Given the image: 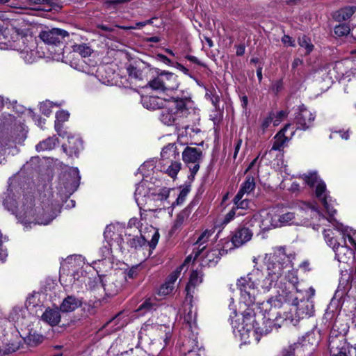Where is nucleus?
Returning a JSON list of instances; mask_svg holds the SVG:
<instances>
[{
    "label": "nucleus",
    "instance_id": "obj_1",
    "mask_svg": "<svg viewBox=\"0 0 356 356\" xmlns=\"http://www.w3.org/2000/svg\"><path fill=\"white\" fill-rule=\"evenodd\" d=\"M22 188L18 176L9 179L8 189L2 196L4 207L25 226L49 224L54 217L47 216L44 209L35 207V198L31 193L22 195Z\"/></svg>",
    "mask_w": 356,
    "mask_h": 356
},
{
    "label": "nucleus",
    "instance_id": "obj_2",
    "mask_svg": "<svg viewBox=\"0 0 356 356\" xmlns=\"http://www.w3.org/2000/svg\"><path fill=\"white\" fill-rule=\"evenodd\" d=\"M141 104L147 109H162L159 119L168 126L177 124L184 119L193 122L200 120L199 110L190 97L163 98L145 95L141 97Z\"/></svg>",
    "mask_w": 356,
    "mask_h": 356
},
{
    "label": "nucleus",
    "instance_id": "obj_3",
    "mask_svg": "<svg viewBox=\"0 0 356 356\" xmlns=\"http://www.w3.org/2000/svg\"><path fill=\"white\" fill-rule=\"evenodd\" d=\"M251 316L253 318L254 335H258L259 341L262 335L267 334L274 327L296 326L302 318L299 313H251Z\"/></svg>",
    "mask_w": 356,
    "mask_h": 356
},
{
    "label": "nucleus",
    "instance_id": "obj_4",
    "mask_svg": "<svg viewBox=\"0 0 356 356\" xmlns=\"http://www.w3.org/2000/svg\"><path fill=\"white\" fill-rule=\"evenodd\" d=\"M230 320L234 335L241 345L259 342L258 335H254L251 313H233Z\"/></svg>",
    "mask_w": 356,
    "mask_h": 356
},
{
    "label": "nucleus",
    "instance_id": "obj_5",
    "mask_svg": "<svg viewBox=\"0 0 356 356\" xmlns=\"http://www.w3.org/2000/svg\"><path fill=\"white\" fill-rule=\"evenodd\" d=\"M292 259L293 257L287 254L283 247L275 248L266 263L268 276L277 282L284 273L292 268Z\"/></svg>",
    "mask_w": 356,
    "mask_h": 356
},
{
    "label": "nucleus",
    "instance_id": "obj_6",
    "mask_svg": "<svg viewBox=\"0 0 356 356\" xmlns=\"http://www.w3.org/2000/svg\"><path fill=\"white\" fill-rule=\"evenodd\" d=\"M124 235L127 238L128 245L135 249L143 247L147 241L145 236L142 234L134 236L131 233H128L125 228L120 224L108 225L104 232V236L106 238L113 239L121 250L124 248Z\"/></svg>",
    "mask_w": 356,
    "mask_h": 356
},
{
    "label": "nucleus",
    "instance_id": "obj_7",
    "mask_svg": "<svg viewBox=\"0 0 356 356\" xmlns=\"http://www.w3.org/2000/svg\"><path fill=\"white\" fill-rule=\"evenodd\" d=\"M259 275L254 273V269L246 275L241 276L236 280V287L240 291L241 301L248 307L252 306L255 302L256 289L255 285Z\"/></svg>",
    "mask_w": 356,
    "mask_h": 356
},
{
    "label": "nucleus",
    "instance_id": "obj_8",
    "mask_svg": "<svg viewBox=\"0 0 356 356\" xmlns=\"http://www.w3.org/2000/svg\"><path fill=\"white\" fill-rule=\"evenodd\" d=\"M148 86L154 90L161 91L166 94L177 90L179 82L178 76L174 73L161 72L157 76L148 82Z\"/></svg>",
    "mask_w": 356,
    "mask_h": 356
},
{
    "label": "nucleus",
    "instance_id": "obj_9",
    "mask_svg": "<svg viewBox=\"0 0 356 356\" xmlns=\"http://www.w3.org/2000/svg\"><path fill=\"white\" fill-rule=\"evenodd\" d=\"M323 236L327 244L332 248L335 253V258L339 262L348 263L353 256V251L346 245H340L335 238L333 230L325 229Z\"/></svg>",
    "mask_w": 356,
    "mask_h": 356
},
{
    "label": "nucleus",
    "instance_id": "obj_10",
    "mask_svg": "<svg viewBox=\"0 0 356 356\" xmlns=\"http://www.w3.org/2000/svg\"><path fill=\"white\" fill-rule=\"evenodd\" d=\"M80 179L81 176L79 169L77 168H70L60 177L58 185L60 193L66 197L71 195L77 190Z\"/></svg>",
    "mask_w": 356,
    "mask_h": 356
},
{
    "label": "nucleus",
    "instance_id": "obj_11",
    "mask_svg": "<svg viewBox=\"0 0 356 356\" xmlns=\"http://www.w3.org/2000/svg\"><path fill=\"white\" fill-rule=\"evenodd\" d=\"M277 222L276 209L262 211L259 215H254L248 220L251 227L257 225L264 231L278 227Z\"/></svg>",
    "mask_w": 356,
    "mask_h": 356
},
{
    "label": "nucleus",
    "instance_id": "obj_12",
    "mask_svg": "<svg viewBox=\"0 0 356 356\" xmlns=\"http://www.w3.org/2000/svg\"><path fill=\"white\" fill-rule=\"evenodd\" d=\"M172 190L168 188H160L154 186L151 193L149 195L148 201L146 204L147 209L149 211H156L165 208V202L169 197L170 193Z\"/></svg>",
    "mask_w": 356,
    "mask_h": 356
},
{
    "label": "nucleus",
    "instance_id": "obj_13",
    "mask_svg": "<svg viewBox=\"0 0 356 356\" xmlns=\"http://www.w3.org/2000/svg\"><path fill=\"white\" fill-rule=\"evenodd\" d=\"M202 155V151L197 147L188 146L183 151V161L189 168L191 175L194 176L198 172Z\"/></svg>",
    "mask_w": 356,
    "mask_h": 356
},
{
    "label": "nucleus",
    "instance_id": "obj_14",
    "mask_svg": "<svg viewBox=\"0 0 356 356\" xmlns=\"http://www.w3.org/2000/svg\"><path fill=\"white\" fill-rule=\"evenodd\" d=\"M204 274L202 270H193L190 275L189 281L186 286V296L185 300V305H190L188 308L190 312L193 309V298L195 288L203 282Z\"/></svg>",
    "mask_w": 356,
    "mask_h": 356
},
{
    "label": "nucleus",
    "instance_id": "obj_15",
    "mask_svg": "<svg viewBox=\"0 0 356 356\" xmlns=\"http://www.w3.org/2000/svg\"><path fill=\"white\" fill-rule=\"evenodd\" d=\"M68 35L67 31L56 28L42 31L39 34L40 38L49 45H58Z\"/></svg>",
    "mask_w": 356,
    "mask_h": 356
},
{
    "label": "nucleus",
    "instance_id": "obj_16",
    "mask_svg": "<svg viewBox=\"0 0 356 356\" xmlns=\"http://www.w3.org/2000/svg\"><path fill=\"white\" fill-rule=\"evenodd\" d=\"M153 186L154 185L151 182L144 178L141 182L136 184L134 198L140 209L145 207L148 201L149 195L151 193Z\"/></svg>",
    "mask_w": 356,
    "mask_h": 356
},
{
    "label": "nucleus",
    "instance_id": "obj_17",
    "mask_svg": "<svg viewBox=\"0 0 356 356\" xmlns=\"http://www.w3.org/2000/svg\"><path fill=\"white\" fill-rule=\"evenodd\" d=\"M314 350L307 346V343L298 340V342L289 345L282 349V356H312Z\"/></svg>",
    "mask_w": 356,
    "mask_h": 356
},
{
    "label": "nucleus",
    "instance_id": "obj_18",
    "mask_svg": "<svg viewBox=\"0 0 356 356\" xmlns=\"http://www.w3.org/2000/svg\"><path fill=\"white\" fill-rule=\"evenodd\" d=\"M298 113L296 116L297 129L306 130L312 126L315 120V113L309 111L303 104L298 108Z\"/></svg>",
    "mask_w": 356,
    "mask_h": 356
},
{
    "label": "nucleus",
    "instance_id": "obj_19",
    "mask_svg": "<svg viewBox=\"0 0 356 356\" xmlns=\"http://www.w3.org/2000/svg\"><path fill=\"white\" fill-rule=\"evenodd\" d=\"M248 218H245L244 225L236 229L232 236L234 246L238 248L249 241L253 235L252 227L248 222Z\"/></svg>",
    "mask_w": 356,
    "mask_h": 356
},
{
    "label": "nucleus",
    "instance_id": "obj_20",
    "mask_svg": "<svg viewBox=\"0 0 356 356\" xmlns=\"http://www.w3.org/2000/svg\"><path fill=\"white\" fill-rule=\"evenodd\" d=\"M254 269V273L259 275V281H257V284L255 285L257 293L259 292H268L273 286H275L276 282L274 281V280H273V278L268 276V274L265 275L264 273L259 268Z\"/></svg>",
    "mask_w": 356,
    "mask_h": 356
},
{
    "label": "nucleus",
    "instance_id": "obj_21",
    "mask_svg": "<svg viewBox=\"0 0 356 356\" xmlns=\"http://www.w3.org/2000/svg\"><path fill=\"white\" fill-rule=\"evenodd\" d=\"M227 250L225 249H216V248L210 250L207 254L203 257L201 260V266L202 267H213L215 266L221 256L226 254Z\"/></svg>",
    "mask_w": 356,
    "mask_h": 356
},
{
    "label": "nucleus",
    "instance_id": "obj_22",
    "mask_svg": "<svg viewBox=\"0 0 356 356\" xmlns=\"http://www.w3.org/2000/svg\"><path fill=\"white\" fill-rule=\"evenodd\" d=\"M67 144L63 145V149L65 152L70 154V155L77 156L79 152L83 148L82 141L78 136H67Z\"/></svg>",
    "mask_w": 356,
    "mask_h": 356
},
{
    "label": "nucleus",
    "instance_id": "obj_23",
    "mask_svg": "<svg viewBox=\"0 0 356 356\" xmlns=\"http://www.w3.org/2000/svg\"><path fill=\"white\" fill-rule=\"evenodd\" d=\"M161 156L159 164L179 160V154L177 150L175 144L170 143L164 147L161 152Z\"/></svg>",
    "mask_w": 356,
    "mask_h": 356
},
{
    "label": "nucleus",
    "instance_id": "obj_24",
    "mask_svg": "<svg viewBox=\"0 0 356 356\" xmlns=\"http://www.w3.org/2000/svg\"><path fill=\"white\" fill-rule=\"evenodd\" d=\"M83 302L74 296H67L60 306V312H74L82 306Z\"/></svg>",
    "mask_w": 356,
    "mask_h": 356
},
{
    "label": "nucleus",
    "instance_id": "obj_25",
    "mask_svg": "<svg viewBox=\"0 0 356 356\" xmlns=\"http://www.w3.org/2000/svg\"><path fill=\"white\" fill-rule=\"evenodd\" d=\"M122 281H119L113 277H109L103 284V288L108 296L117 294L122 288Z\"/></svg>",
    "mask_w": 356,
    "mask_h": 356
},
{
    "label": "nucleus",
    "instance_id": "obj_26",
    "mask_svg": "<svg viewBox=\"0 0 356 356\" xmlns=\"http://www.w3.org/2000/svg\"><path fill=\"white\" fill-rule=\"evenodd\" d=\"M291 127L290 124H287L274 137V142L271 150L280 151L289 141V138L285 136V132Z\"/></svg>",
    "mask_w": 356,
    "mask_h": 356
},
{
    "label": "nucleus",
    "instance_id": "obj_27",
    "mask_svg": "<svg viewBox=\"0 0 356 356\" xmlns=\"http://www.w3.org/2000/svg\"><path fill=\"white\" fill-rule=\"evenodd\" d=\"M24 307L29 312H39L42 311L44 306L40 300V294L33 293L26 298Z\"/></svg>",
    "mask_w": 356,
    "mask_h": 356
},
{
    "label": "nucleus",
    "instance_id": "obj_28",
    "mask_svg": "<svg viewBox=\"0 0 356 356\" xmlns=\"http://www.w3.org/2000/svg\"><path fill=\"white\" fill-rule=\"evenodd\" d=\"M213 232L211 230L206 229L199 236L195 243V245H198L197 250H193V253L191 254L193 261H195L198 257L200 252L205 248V244L208 241Z\"/></svg>",
    "mask_w": 356,
    "mask_h": 356
},
{
    "label": "nucleus",
    "instance_id": "obj_29",
    "mask_svg": "<svg viewBox=\"0 0 356 356\" xmlns=\"http://www.w3.org/2000/svg\"><path fill=\"white\" fill-rule=\"evenodd\" d=\"M161 164L154 159L146 161L138 168V172L142 174L143 177H147L154 172V170H159Z\"/></svg>",
    "mask_w": 356,
    "mask_h": 356
},
{
    "label": "nucleus",
    "instance_id": "obj_30",
    "mask_svg": "<svg viewBox=\"0 0 356 356\" xmlns=\"http://www.w3.org/2000/svg\"><path fill=\"white\" fill-rule=\"evenodd\" d=\"M181 169V163L177 161H172L161 164L159 171L165 172L170 177H175Z\"/></svg>",
    "mask_w": 356,
    "mask_h": 356
},
{
    "label": "nucleus",
    "instance_id": "obj_31",
    "mask_svg": "<svg viewBox=\"0 0 356 356\" xmlns=\"http://www.w3.org/2000/svg\"><path fill=\"white\" fill-rule=\"evenodd\" d=\"M277 219L278 227H282L291 224L298 223L296 221V214L293 212L282 213L277 209Z\"/></svg>",
    "mask_w": 356,
    "mask_h": 356
},
{
    "label": "nucleus",
    "instance_id": "obj_32",
    "mask_svg": "<svg viewBox=\"0 0 356 356\" xmlns=\"http://www.w3.org/2000/svg\"><path fill=\"white\" fill-rule=\"evenodd\" d=\"M190 214L191 209L188 208H185L184 209L181 211L176 216V218L172 227V231L176 232L177 230L181 229V227L184 225V223L188 220Z\"/></svg>",
    "mask_w": 356,
    "mask_h": 356
},
{
    "label": "nucleus",
    "instance_id": "obj_33",
    "mask_svg": "<svg viewBox=\"0 0 356 356\" xmlns=\"http://www.w3.org/2000/svg\"><path fill=\"white\" fill-rule=\"evenodd\" d=\"M290 304L296 306L297 309L302 310V312H312L314 309V304L311 298L303 299L299 302L297 298H294Z\"/></svg>",
    "mask_w": 356,
    "mask_h": 356
},
{
    "label": "nucleus",
    "instance_id": "obj_34",
    "mask_svg": "<svg viewBox=\"0 0 356 356\" xmlns=\"http://www.w3.org/2000/svg\"><path fill=\"white\" fill-rule=\"evenodd\" d=\"M282 305V302L280 296L269 298L266 302L260 304L258 309L264 310V312L270 311L272 309H280Z\"/></svg>",
    "mask_w": 356,
    "mask_h": 356
},
{
    "label": "nucleus",
    "instance_id": "obj_35",
    "mask_svg": "<svg viewBox=\"0 0 356 356\" xmlns=\"http://www.w3.org/2000/svg\"><path fill=\"white\" fill-rule=\"evenodd\" d=\"M300 340L304 343H307V346L312 348L313 350H314L315 347L317 346L320 341V334L318 331H312L307 333L305 336L300 339Z\"/></svg>",
    "mask_w": 356,
    "mask_h": 356
},
{
    "label": "nucleus",
    "instance_id": "obj_36",
    "mask_svg": "<svg viewBox=\"0 0 356 356\" xmlns=\"http://www.w3.org/2000/svg\"><path fill=\"white\" fill-rule=\"evenodd\" d=\"M355 12L356 6H348L337 10L334 17L337 21H345L350 18Z\"/></svg>",
    "mask_w": 356,
    "mask_h": 356
},
{
    "label": "nucleus",
    "instance_id": "obj_37",
    "mask_svg": "<svg viewBox=\"0 0 356 356\" xmlns=\"http://www.w3.org/2000/svg\"><path fill=\"white\" fill-rule=\"evenodd\" d=\"M255 188L254 178L252 176H247L245 181L242 184L240 190L237 193V198H240V195L249 194Z\"/></svg>",
    "mask_w": 356,
    "mask_h": 356
},
{
    "label": "nucleus",
    "instance_id": "obj_38",
    "mask_svg": "<svg viewBox=\"0 0 356 356\" xmlns=\"http://www.w3.org/2000/svg\"><path fill=\"white\" fill-rule=\"evenodd\" d=\"M44 336L36 332H30L29 334L24 338V342L31 347H35L42 343Z\"/></svg>",
    "mask_w": 356,
    "mask_h": 356
},
{
    "label": "nucleus",
    "instance_id": "obj_39",
    "mask_svg": "<svg viewBox=\"0 0 356 356\" xmlns=\"http://www.w3.org/2000/svg\"><path fill=\"white\" fill-rule=\"evenodd\" d=\"M56 141L57 138L56 137H49L37 144L35 149L38 152L51 150L56 146Z\"/></svg>",
    "mask_w": 356,
    "mask_h": 356
},
{
    "label": "nucleus",
    "instance_id": "obj_40",
    "mask_svg": "<svg viewBox=\"0 0 356 356\" xmlns=\"http://www.w3.org/2000/svg\"><path fill=\"white\" fill-rule=\"evenodd\" d=\"M158 309H162V308H160L159 305L157 304L156 298H148L145 300L134 312H140L142 310L156 311Z\"/></svg>",
    "mask_w": 356,
    "mask_h": 356
},
{
    "label": "nucleus",
    "instance_id": "obj_41",
    "mask_svg": "<svg viewBox=\"0 0 356 356\" xmlns=\"http://www.w3.org/2000/svg\"><path fill=\"white\" fill-rule=\"evenodd\" d=\"M192 261V254L188 255L184 264L181 265L179 268H177L175 271H173L168 277V280L166 282L170 283L173 286L175 285V282L177 280L178 277L180 275L181 271L184 269V268L187 265L188 263H190Z\"/></svg>",
    "mask_w": 356,
    "mask_h": 356
},
{
    "label": "nucleus",
    "instance_id": "obj_42",
    "mask_svg": "<svg viewBox=\"0 0 356 356\" xmlns=\"http://www.w3.org/2000/svg\"><path fill=\"white\" fill-rule=\"evenodd\" d=\"M60 313H42L41 320L51 326L56 325L60 321Z\"/></svg>",
    "mask_w": 356,
    "mask_h": 356
},
{
    "label": "nucleus",
    "instance_id": "obj_43",
    "mask_svg": "<svg viewBox=\"0 0 356 356\" xmlns=\"http://www.w3.org/2000/svg\"><path fill=\"white\" fill-rule=\"evenodd\" d=\"M69 113L64 110H61L57 112L56 114V120L55 122V129L60 136H61V134L60 133V129L61 127L60 122H64L67 121L69 118Z\"/></svg>",
    "mask_w": 356,
    "mask_h": 356
},
{
    "label": "nucleus",
    "instance_id": "obj_44",
    "mask_svg": "<svg viewBox=\"0 0 356 356\" xmlns=\"http://www.w3.org/2000/svg\"><path fill=\"white\" fill-rule=\"evenodd\" d=\"M74 51L79 53L82 57L90 56L92 52V49L86 44H76L74 46Z\"/></svg>",
    "mask_w": 356,
    "mask_h": 356
},
{
    "label": "nucleus",
    "instance_id": "obj_45",
    "mask_svg": "<svg viewBox=\"0 0 356 356\" xmlns=\"http://www.w3.org/2000/svg\"><path fill=\"white\" fill-rule=\"evenodd\" d=\"M240 198H237V194L236 195V196L234 197V204H235V207L234 209H236V211L237 212H238V211L239 209H247L249 208V204H250V201L248 200V199H243V195H240L239 196Z\"/></svg>",
    "mask_w": 356,
    "mask_h": 356
},
{
    "label": "nucleus",
    "instance_id": "obj_46",
    "mask_svg": "<svg viewBox=\"0 0 356 356\" xmlns=\"http://www.w3.org/2000/svg\"><path fill=\"white\" fill-rule=\"evenodd\" d=\"M190 192V188L189 186H185L183 188H181L179 191V193L175 202L172 203V207H175L180 205L184 203L185 201L188 194Z\"/></svg>",
    "mask_w": 356,
    "mask_h": 356
},
{
    "label": "nucleus",
    "instance_id": "obj_47",
    "mask_svg": "<svg viewBox=\"0 0 356 356\" xmlns=\"http://www.w3.org/2000/svg\"><path fill=\"white\" fill-rule=\"evenodd\" d=\"M298 44L301 47L305 49L307 54L311 53L314 49V45L312 44L311 40L305 35L299 38Z\"/></svg>",
    "mask_w": 356,
    "mask_h": 356
},
{
    "label": "nucleus",
    "instance_id": "obj_48",
    "mask_svg": "<svg viewBox=\"0 0 356 356\" xmlns=\"http://www.w3.org/2000/svg\"><path fill=\"white\" fill-rule=\"evenodd\" d=\"M334 33L339 36H344L349 34L350 31V26L346 24H341L334 27Z\"/></svg>",
    "mask_w": 356,
    "mask_h": 356
},
{
    "label": "nucleus",
    "instance_id": "obj_49",
    "mask_svg": "<svg viewBox=\"0 0 356 356\" xmlns=\"http://www.w3.org/2000/svg\"><path fill=\"white\" fill-rule=\"evenodd\" d=\"M184 319V321L192 328L196 324V313H183V316H181Z\"/></svg>",
    "mask_w": 356,
    "mask_h": 356
},
{
    "label": "nucleus",
    "instance_id": "obj_50",
    "mask_svg": "<svg viewBox=\"0 0 356 356\" xmlns=\"http://www.w3.org/2000/svg\"><path fill=\"white\" fill-rule=\"evenodd\" d=\"M234 248H236L234 246V243H233V238H232V240L229 241L228 238H224L220 240V243L217 245L216 249H225L227 250L226 254L228 252L229 250H232Z\"/></svg>",
    "mask_w": 356,
    "mask_h": 356
},
{
    "label": "nucleus",
    "instance_id": "obj_51",
    "mask_svg": "<svg viewBox=\"0 0 356 356\" xmlns=\"http://www.w3.org/2000/svg\"><path fill=\"white\" fill-rule=\"evenodd\" d=\"M54 105L58 106L60 104H54L50 101H45L40 104V110L44 115L49 116L51 113V108Z\"/></svg>",
    "mask_w": 356,
    "mask_h": 356
},
{
    "label": "nucleus",
    "instance_id": "obj_52",
    "mask_svg": "<svg viewBox=\"0 0 356 356\" xmlns=\"http://www.w3.org/2000/svg\"><path fill=\"white\" fill-rule=\"evenodd\" d=\"M105 240L107 241V245H104V247H102L100 250L102 254V257L104 258H106L108 257L111 253V245H112V242H115V241L113 240V239H111V238H106L104 237Z\"/></svg>",
    "mask_w": 356,
    "mask_h": 356
},
{
    "label": "nucleus",
    "instance_id": "obj_53",
    "mask_svg": "<svg viewBox=\"0 0 356 356\" xmlns=\"http://www.w3.org/2000/svg\"><path fill=\"white\" fill-rule=\"evenodd\" d=\"M174 286L170 283L165 282L159 289V294L160 296H167L172 292Z\"/></svg>",
    "mask_w": 356,
    "mask_h": 356
},
{
    "label": "nucleus",
    "instance_id": "obj_54",
    "mask_svg": "<svg viewBox=\"0 0 356 356\" xmlns=\"http://www.w3.org/2000/svg\"><path fill=\"white\" fill-rule=\"evenodd\" d=\"M286 272L288 273L286 276L287 280L293 284V287L296 289L297 291H299L296 286V284L298 283V277L296 275V273L293 270H291V268Z\"/></svg>",
    "mask_w": 356,
    "mask_h": 356
},
{
    "label": "nucleus",
    "instance_id": "obj_55",
    "mask_svg": "<svg viewBox=\"0 0 356 356\" xmlns=\"http://www.w3.org/2000/svg\"><path fill=\"white\" fill-rule=\"evenodd\" d=\"M206 97L209 98L212 104L216 108L218 107V104L220 102V97L218 95L216 94L215 92L212 90H209L206 92Z\"/></svg>",
    "mask_w": 356,
    "mask_h": 356
},
{
    "label": "nucleus",
    "instance_id": "obj_56",
    "mask_svg": "<svg viewBox=\"0 0 356 356\" xmlns=\"http://www.w3.org/2000/svg\"><path fill=\"white\" fill-rule=\"evenodd\" d=\"M244 213H241V212H237L236 211V209H234V208H232L231 211H229L225 216L223 220H222V223L223 224H227L229 223L230 221H232L234 218V216L236 215H238V216H242L243 215Z\"/></svg>",
    "mask_w": 356,
    "mask_h": 356
},
{
    "label": "nucleus",
    "instance_id": "obj_57",
    "mask_svg": "<svg viewBox=\"0 0 356 356\" xmlns=\"http://www.w3.org/2000/svg\"><path fill=\"white\" fill-rule=\"evenodd\" d=\"M127 71L131 77L137 79H143L142 72L136 67L130 66L127 68Z\"/></svg>",
    "mask_w": 356,
    "mask_h": 356
},
{
    "label": "nucleus",
    "instance_id": "obj_58",
    "mask_svg": "<svg viewBox=\"0 0 356 356\" xmlns=\"http://www.w3.org/2000/svg\"><path fill=\"white\" fill-rule=\"evenodd\" d=\"M274 121V114L270 113L268 116L266 117L263 119L261 127L262 129L263 132H265L266 130L268 128L270 124Z\"/></svg>",
    "mask_w": 356,
    "mask_h": 356
},
{
    "label": "nucleus",
    "instance_id": "obj_59",
    "mask_svg": "<svg viewBox=\"0 0 356 356\" xmlns=\"http://www.w3.org/2000/svg\"><path fill=\"white\" fill-rule=\"evenodd\" d=\"M153 231V234L152 235V238L149 242V247L152 249H154L158 243L160 235L157 230H155L153 227H151Z\"/></svg>",
    "mask_w": 356,
    "mask_h": 356
},
{
    "label": "nucleus",
    "instance_id": "obj_60",
    "mask_svg": "<svg viewBox=\"0 0 356 356\" xmlns=\"http://www.w3.org/2000/svg\"><path fill=\"white\" fill-rule=\"evenodd\" d=\"M283 89V81L282 80H277L272 83L270 90L273 92L277 95Z\"/></svg>",
    "mask_w": 356,
    "mask_h": 356
},
{
    "label": "nucleus",
    "instance_id": "obj_61",
    "mask_svg": "<svg viewBox=\"0 0 356 356\" xmlns=\"http://www.w3.org/2000/svg\"><path fill=\"white\" fill-rule=\"evenodd\" d=\"M286 116V113L284 111H279L276 115H274L273 125L277 126L282 120Z\"/></svg>",
    "mask_w": 356,
    "mask_h": 356
},
{
    "label": "nucleus",
    "instance_id": "obj_62",
    "mask_svg": "<svg viewBox=\"0 0 356 356\" xmlns=\"http://www.w3.org/2000/svg\"><path fill=\"white\" fill-rule=\"evenodd\" d=\"M31 6L50 5L51 0H27Z\"/></svg>",
    "mask_w": 356,
    "mask_h": 356
},
{
    "label": "nucleus",
    "instance_id": "obj_63",
    "mask_svg": "<svg viewBox=\"0 0 356 356\" xmlns=\"http://www.w3.org/2000/svg\"><path fill=\"white\" fill-rule=\"evenodd\" d=\"M203 351L198 348L188 350V353L184 355V356H203Z\"/></svg>",
    "mask_w": 356,
    "mask_h": 356
},
{
    "label": "nucleus",
    "instance_id": "obj_64",
    "mask_svg": "<svg viewBox=\"0 0 356 356\" xmlns=\"http://www.w3.org/2000/svg\"><path fill=\"white\" fill-rule=\"evenodd\" d=\"M331 356H347L345 348H341L339 350H332L333 347H331Z\"/></svg>",
    "mask_w": 356,
    "mask_h": 356
}]
</instances>
